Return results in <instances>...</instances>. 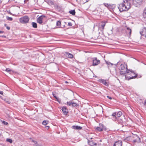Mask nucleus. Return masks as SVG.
I'll return each instance as SVG.
<instances>
[{"label": "nucleus", "instance_id": "f257e3e1", "mask_svg": "<svg viewBox=\"0 0 146 146\" xmlns=\"http://www.w3.org/2000/svg\"><path fill=\"white\" fill-rule=\"evenodd\" d=\"M131 8V3L129 1L123 0V2L119 5L118 9L120 12L128 10Z\"/></svg>", "mask_w": 146, "mask_h": 146}, {"label": "nucleus", "instance_id": "5701e85b", "mask_svg": "<svg viewBox=\"0 0 146 146\" xmlns=\"http://www.w3.org/2000/svg\"><path fill=\"white\" fill-rule=\"evenodd\" d=\"M99 127L102 128L103 129H106L105 127L104 126V125L102 123H100L99 124Z\"/></svg>", "mask_w": 146, "mask_h": 146}, {"label": "nucleus", "instance_id": "bb28decb", "mask_svg": "<svg viewBox=\"0 0 146 146\" xmlns=\"http://www.w3.org/2000/svg\"><path fill=\"white\" fill-rule=\"evenodd\" d=\"M54 98L56 99L57 101L59 103H60L61 100L58 98H57L56 96H54Z\"/></svg>", "mask_w": 146, "mask_h": 146}, {"label": "nucleus", "instance_id": "c9c22d12", "mask_svg": "<svg viewBox=\"0 0 146 146\" xmlns=\"http://www.w3.org/2000/svg\"><path fill=\"white\" fill-rule=\"evenodd\" d=\"M72 23L71 22L68 23V25L69 26H72Z\"/></svg>", "mask_w": 146, "mask_h": 146}, {"label": "nucleus", "instance_id": "a211bd4d", "mask_svg": "<svg viewBox=\"0 0 146 146\" xmlns=\"http://www.w3.org/2000/svg\"><path fill=\"white\" fill-rule=\"evenodd\" d=\"M46 2L49 5H52L54 4L53 0H47Z\"/></svg>", "mask_w": 146, "mask_h": 146}, {"label": "nucleus", "instance_id": "aec40b11", "mask_svg": "<svg viewBox=\"0 0 146 146\" xmlns=\"http://www.w3.org/2000/svg\"><path fill=\"white\" fill-rule=\"evenodd\" d=\"M95 129L96 130L100 131H102L103 130L102 128L99 127H96Z\"/></svg>", "mask_w": 146, "mask_h": 146}, {"label": "nucleus", "instance_id": "20e7f679", "mask_svg": "<svg viewBox=\"0 0 146 146\" xmlns=\"http://www.w3.org/2000/svg\"><path fill=\"white\" fill-rule=\"evenodd\" d=\"M93 61L92 65L93 66H97L100 63V61L97 59L96 57H94L92 58Z\"/></svg>", "mask_w": 146, "mask_h": 146}, {"label": "nucleus", "instance_id": "72a5a7b5", "mask_svg": "<svg viewBox=\"0 0 146 146\" xmlns=\"http://www.w3.org/2000/svg\"><path fill=\"white\" fill-rule=\"evenodd\" d=\"M116 115V112H114L112 114V115L113 116L117 118Z\"/></svg>", "mask_w": 146, "mask_h": 146}, {"label": "nucleus", "instance_id": "4468645a", "mask_svg": "<svg viewBox=\"0 0 146 146\" xmlns=\"http://www.w3.org/2000/svg\"><path fill=\"white\" fill-rule=\"evenodd\" d=\"M101 82L106 86H107L108 85V83L106 81V80H101Z\"/></svg>", "mask_w": 146, "mask_h": 146}, {"label": "nucleus", "instance_id": "3c124183", "mask_svg": "<svg viewBox=\"0 0 146 146\" xmlns=\"http://www.w3.org/2000/svg\"><path fill=\"white\" fill-rule=\"evenodd\" d=\"M6 24H5V26H6Z\"/></svg>", "mask_w": 146, "mask_h": 146}, {"label": "nucleus", "instance_id": "393cba45", "mask_svg": "<svg viewBox=\"0 0 146 146\" xmlns=\"http://www.w3.org/2000/svg\"><path fill=\"white\" fill-rule=\"evenodd\" d=\"M72 107H77V106H78V104L77 103L72 102Z\"/></svg>", "mask_w": 146, "mask_h": 146}, {"label": "nucleus", "instance_id": "412c9836", "mask_svg": "<svg viewBox=\"0 0 146 146\" xmlns=\"http://www.w3.org/2000/svg\"><path fill=\"white\" fill-rule=\"evenodd\" d=\"M106 63L108 65V67H110V66H112L113 64L112 63H111L109 61H106Z\"/></svg>", "mask_w": 146, "mask_h": 146}, {"label": "nucleus", "instance_id": "dca6fc26", "mask_svg": "<svg viewBox=\"0 0 146 146\" xmlns=\"http://www.w3.org/2000/svg\"><path fill=\"white\" fill-rule=\"evenodd\" d=\"M69 13L73 15H74L75 14L76 12L74 10H71L69 11Z\"/></svg>", "mask_w": 146, "mask_h": 146}, {"label": "nucleus", "instance_id": "473e14b6", "mask_svg": "<svg viewBox=\"0 0 146 146\" xmlns=\"http://www.w3.org/2000/svg\"><path fill=\"white\" fill-rule=\"evenodd\" d=\"M143 15L145 17H146V8L144 10V11Z\"/></svg>", "mask_w": 146, "mask_h": 146}, {"label": "nucleus", "instance_id": "ddd939ff", "mask_svg": "<svg viewBox=\"0 0 146 146\" xmlns=\"http://www.w3.org/2000/svg\"><path fill=\"white\" fill-rule=\"evenodd\" d=\"M66 55L68 58H71L73 57V55L72 54L68 52H66Z\"/></svg>", "mask_w": 146, "mask_h": 146}, {"label": "nucleus", "instance_id": "2eb2a0df", "mask_svg": "<svg viewBox=\"0 0 146 146\" xmlns=\"http://www.w3.org/2000/svg\"><path fill=\"white\" fill-rule=\"evenodd\" d=\"M126 31L127 33H129V35L130 36L131 34V29L129 28L128 27H127V30Z\"/></svg>", "mask_w": 146, "mask_h": 146}, {"label": "nucleus", "instance_id": "9b49d317", "mask_svg": "<svg viewBox=\"0 0 146 146\" xmlns=\"http://www.w3.org/2000/svg\"><path fill=\"white\" fill-rule=\"evenodd\" d=\"M32 141L34 143L33 145L34 146H42L41 144H38L36 140H32Z\"/></svg>", "mask_w": 146, "mask_h": 146}, {"label": "nucleus", "instance_id": "2f4dec72", "mask_svg": "<svg viewBox=\"0 0 146 146\" xmlns=\"http://www.w3.org/2000/svg\"><path fill=\"white\" fill-rule=\"evenodd\" d=\"M7 19L9 21H11L13 20V18L11 17H9L8 16L7 17Z\"/></svg>", "mask_w": 146, "mask_h": 146}, {"label": "nucleus", "instance_id": "37998d69", "mask_svg": "<svg viewBox=\"0 0 146 146\" xmlns=\"http://www.w3.org/2000/svg\"><path fill=\"white\" fill-rule=\"evenodd\" d=\"M144 104L145 105H146V101H145L144 102Z\"/></svg>", "mask_w": 146, "mask_h": 146}, {"label": "nucleus", "instance_id": "4be33fe9", "mask_svg": "<svg viewBox=\"0 0 146 146\" xmlns=\"http://www.w3.org/2000/svg\"><path fill=\"white\" fill-rule=\"evenodd\" d=\"M122 113L121 111H119L118 112L116 115L117 117H120L121 115H122Z\"/></svg>", "mask_w": 146, "mask_h": 146}, {"label": "nucleus", "instance_id": "f3484780", "mask_svg": "<svg viewBox=\"0 0 146 146\" xmlns=\"http://www.w3.org/2000/svg\"><path fill=\"white\" fill-rule=\"evenodd\" d=\"M33 27L36 28L37 27V24L35 22H32L31 24Z\"/></svg>", "mask_w": 146, "mask_h": 146}, {"label": "nucleus", "instance_id": "603ef678", "mask_svg": "<svg viewBox=\"0 0 146 146\" xmlns=\"http://www.w3.org/2000/svg\"><path fill=\"white\" fill-rule=\"evenodd\" d=\"M131 72V73H134V72Z\"/></svg>", "mask_w": 146, "mask_h": 146}, {"label": "nucleus", "instance_id": "c03bdc74", "mask_svg": "<svg viewBox=\"0 0 146 146\" xmlns=\"http://www.w3.org/2000/svg\"><path fill=\"white\" fill-rule=\"evenodd\" d=\"M27 1V0H25L24 1V2H25V3H26V1Z\"/></svg>", "mask_w": 146, "mask_h": 146}, {"label": "nucleus", "instance_id": "a18cd8bd", "mask_svg": "<svg viewBox=\"0 0 146 146\" xmlns=\"http://www.w3.org/2000/svg\"><path fill=\"white\" fill-rule=\"evenodd\" d=\"M65 82L66 83H68V82L67 81H66Z\"/></svg>", "mask_w": 146, "mask_h": 146}, {"label": "nucleus", "instance_id": "c85d7f7f", "mask_svg": "<svg viewBox=\"0 0 146 146\" xmlns=\"http://www.w3.org/2000/svg\"><path fill=\"white\" fill-rule=\"evenodd\" d=\"M135 75L133 76H132L129 78V79H131L133 78H136L137 76V74H134Z\"/></svg>", "mask_w": 146, "mask_h": 146}, {"label": "nucleus", "instance_id": "864d4df0", "mask_svg": "<svg viewBox=\"0 0 146 146\" xmlns=\"http://www.w3.org/2000/svg\"><path fill=\"white\" fill-rule=\"evenodd\" d=\"M127 73H129L128 72H127Z\"/></svg>", "mask_w": 146, "mask_h": 146}, {"label": "nucleus", "instance_id": "7c9ffc66", "mask_svg": "<svg viewBox=\"0 0 146 146\" xmlns=\"http://www.w3.org/2000/svg\"><path fill=\"white\" fill-rule=\"evenodd\" d=\"M2 123L5 125H7L8 124V123L4 121L1 120Z\"/></svg>", "mask_w": 146, "mask_h": 146}, {"label": "nucleus", "instance_id": "6ab92c4d", "mask_svg": "<svg viewBox=\"0 0 146 146\" xmlns=\"http://www.w3.org/2000/svg\"><path fill=\"white\" fill-rule=\"evenodd\" d=\"M106 23V22H103L102 23L101 27L103 29H104V27L105 26Z\"/></svg>", "mask_w": 146, "mask_h": 146}, {"label": "nucleus", "instance_id": "7ed1b4c3", "mask_svg": "<svg viewBox=\"0 0 146 146\" xmlns=\"http://www.w3.org/2000/svg\"><path fill=\"white\" fill-rule=\"evenodd\" d=\"M29 21V18L27 16H25L21 17L19 19L20 22L26 24L28 23Z\"/></svg>", "mask_w": 146, "mask_h": 146}, {"label": "nucleus", "instance_id": "ea45409f", "mask_svg": "<svg viewBox=\"0 0 146 146\" xmlns=\"http://www.w3.org/2000/svg\"><path fill=\"white\" fill-rule=\"evenodd\" d=\"M104 5H105V6H106V7H108L109 5L108 4H106L105 3H104Z\"/></svg>", "mask_w": 146, "mask_h": 146}, {"label": "nucleus", "instance_id": "a19ab883", "mask_svg": "<svg viewBox=\"0 0 146 146\" xmlns=\"http://www.w3.org/2000/svg\"><path fill=\"white\" fill-rule=\"evenodd\" d=\"M0 94L1 95H3V92L2 91H0Z\"/></svg>", "mask_w": 146, "mask_h": 146}, {"label": "nucleus", "instance_id": "cd10ccee", "mask_svg": "<svg viewBox=\"0 0 146 146\" xmlns=\"http://www.w3.org/2000/svg\"><path fill=\"white\" fill-rule=\"evenodd\" d=\"M6 141L7 142H8L10 143H11L13 142L12 140L10 139H7V140H6Z\"/></svg>", "mask_w": 146, "mask_h": 146}, {"label": "nucleus", "instance_id": "58836bf2", "mask_svg": "<svg viewBox=\"0 0 146 146\" xmlns=\"http://www.w3.org/2000/svg\"><path fill=\"white\" fill-rule=\"evenodd\" d=\"M107 97H108V98L109 99H110L111 100L112 99V98L111 97H110L109 96H108Z\"/></svg>", "mask_w": 146, "mask_h": 146}, {"label": "nucleus", "instance_id": "f8f14e48", "mask_svg": "<svg viewBox=\"0 0 146 146\" xmlns=\"http://www.w3.org/2000/svg\"><path fill=\"white\" fill-rule=\"evenodd\" d=\"M88 143L91 146H94V145H96L97 144L96 143H94V142L92 141H88Z\"/></svg>", "mask_w": 146, "mask_h": 146}, {"label": "nucleus", "instance_id": "f704fd0d", "mask_svg": "<svg viewBox=\"0 0 146 146\" xmlns=\"http://www.w3.org/2000/svg\"><path fill=\"white\" fill-rule=\"evenodd\" d=\"M5 71L6 72H11V70L9 68H7L5 70Z\"/></svg>", "mask_w": 146, "mask_h": 146}, {"label": "nucleus", "instance_id": "79ce46f5", "mask_svg": "<svg viewBox=\"0 0 146 146\" xmlns=\"http://www.w3.org/2000/svg\"><path fill=\"white\" fill-rule=\"evenodd\" d=\"M52 95H53V96H54H54H56L55 95V94H54V93L53 92L52 93Z\"/></svg>", "mask_w": 146, "mask_h": 146}, {"label": "nucleus", "instance_id": "c756f323", "mask_svg": "<svg viewBox=\"0 0 146 146\" xmlns=\"http://www.w3.org/2000/svg\"><path fill=\"white\" fill-rule=\"evenodd\" d=\"M72 102H67V105L70 106H71L72 105Z\"/></svg>", "mask_w": 146, "mask_h": 146}, {"label": "nucleus", "instance_id": "39448f33", "mask_svg": "<svg viewBox=\"0 0 146 146\" xmlns=\"http://www.w3.org/2000/svg\"><path fill=\"white\" fill-rule=\"evenodd\" d=\"M140 33L141 36H145L146 37V27H144L142 30L140 31Z\"/></svg>", "mask_w": 146, "mask_h": 146}, {"label": "nucleus", "instance_id": "09e8293b", "mask_svg": "<svg viewBox=\"0 0 146 146\" xmlns=\"http://www.w3.org/2000/svg\"><path fill=\"white\" fill-rule=\"evenodd\" d=\"M46 127H47V128H49V126H47Z\"/></svg>", "mask_w": 146, "mask_h": 146}, {"label": "nucleus", "instance_id": "423d86ee", "mask_svg": "<svg viewBox=\"0 0 146 146\" xmlns=\"http://www.w3.org/2000/svg\"><path fill=\"white\" fill-rule=\"evenodd\" d=\"M45 17V16L42 15L38 17L37 19V22L40 24H41L42 23V19Z\"/></svg>", "mask_w": 146, "mask_h": 146}, {"label": "nucleus", "instance_id": "6e6552de", "mask_svg": "<svg viewBox=\"0 0 146 146\" xmlns=\"http://www.w3.org/2000/svg\"><path fill=\"white\" fill-rule=\"evenodd\" d=\"M122 142L121 141H118L115 142L113 146H122Z\"/></svg>", "mask_w": 146, "mask_h": 146}, {"label": "nucleus", "instance_id": "e433bc0d", "mask_svg": "<svg viewBox=\"0 0 146 146\" xmlns=\"http://www.w3.org/2000/svg\"><path fill=\"white\" fill-rule=\"evenodd\" d=\"M137 0V3H140L141 2L143 1V0Z\"/></svg>", "mask_w": 146, "mask_h": 146}, {"label": "nucleus", "instance_id": "8fccbe9b", "mask_svg": "<svg viewBox=\"0 0 146 146\" xmlns=\"http://www.w3.org/2000/svg\"><path fill=\"white\" fill-rule=\"evenodd\" d=\"M100 142H102V140H100Z\"/></svg>", "mask_w": 146, "mask_h": 146}, {"label": "nucleus", "instance_id": "f03ea898", "mask_svg": "<svg viewBox=\"0 0 146 146\" xmlns=\"http://www.w3.org/2000/svg\"><path fill=\"white\" fill-rule=\"evenodd\" d=\"M119 70L121 75L125 74L127 70V65L125 64H121L120 66Z\"/></svg>", "mask_w": 146, "mask_h": 146}, {"label": "nucleus", "instance_id": "4c0bfd02", "mask_svg": "<svg viewBox=\"0 0 146 146\" xmlns=\"http://www.w3.org/2000/svg\"><path fill=\"white\" fill-rule=\"evenodd\" d=\"M6 28L8 30L10 29V27H9L7 26Z\"/></svg>", "mask_w": 146, "mask_h": 146}, {"label": "nucleus", "instance_id": "a878e982", "mask_svg": "<svg viewBox=\"0 0 146 146\" xmlns=\"http://www.w3.org/2000/svg\"><path fill=\"white\" fill-rule=\"evenodd\" d=\"M48 123V121L46 120H44L43 121L42 123V124L44 125H46Z\"/></svg>", "mask_w": 146, "mask_h": 146}, {"label": "nucleus", "instance_id": "de8ad7c7", "mask_svg": "<svg viewBox=\"0 0 146 146\" xmlns=\"http://www.w3.org/2000/svg\"><path fill=\"white\" fill-rule=\"evenodd\" d=\"M46 127H47V128H49V126H47Z\"/></svg>", "mask_w": 146, "mask_h": 146}, {"label": "nucleus", "instance_id": "9d476101", "mask_svg": "<svg viewBox=\"0 0 146 146\" xmlns=\"http://www.w3.org/2000/svg\"><path fill=\"white\" fill-rule=\"evenodd\" d=\"M72 127L73 129L76 130H81L82 128V127L78 125H73Z\"/></svg>", "mask_w": 146, "mask_h": 146}, {"label": "nucleus", "instance_id": "49530a36", "mask_svg": "<svg viewBox=\"0 0 146 146\" xmlns=\"http://www.w3.org/2000/svg\"><path fill=\"white\" fill-rule=\"evenodd\" d=\"M3 33V31H0V33Z\"/></svg>", "mask_w": 146, "mask_h": 146}, {"label": "nucleus", "instance_id": "b1692460", "mask_svg": "<svg viewBox=\"0 0 146 146\" xmlns=\"http://www.w3.org/2000/svg\"><path fill=\"white\" fill-rule=\"evenodd\" d=\"M56 26L58 27H60L61 25V22L60 21H58L56 23Z\"/></svg>", "mask_w": 146, "mask_h": 146}, {"label": "nucleus", "instance_id": "0eeeda50", "mask_svg": "<svg viewBox=\"0 0 146 146\" xmlns=\"http://www.w3.org/2000/svg\"><path fill=\"white\" fill-rule=\"evenodd\" d=\"M62 112L64 115H67L68 112V109L65 106H63L62 107Z\"/></svg>", "mask_w": 146, "mask_h": 146}, {"label": "nucleus", "instance_id": "1a4fd4ad", "mask_svg": "<svg viewBox=\"0 0 146 146\" xmlns=\"http://www.w3.org/2000/svg\"><path fill=\"white\" fill-rule=\"evenodd\" d=\"M141 139L139 137L137 136V138L133 140L132 142L134 144L136 142L139 143L141 142Z\"/></svg>", "mask_w": 146, "mask_h": 146}]
</instances>
